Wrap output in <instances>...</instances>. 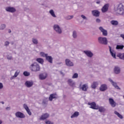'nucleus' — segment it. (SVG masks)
Returning a JSON list of instances; mask_svg holds the SVG:
<instances>
[{
  "instance_id": "obj_1",
  "label": "nucleus",
  "mask_w": 124,
  "mask_h": 124,
  "mask_svg": "<svg viewBox=\"0 0 124 124\" xmlns=\"http://www.w3.org/2000/svg\"><path fill=\"white\" fill-rule=\"evenodd\" d=\"M30 69L31 71H39L40 70V67L36 62H34L30 65Z\"/></svg>"
},
{
  "instance_id": "obj_2",
  "label": "nucleus",
  "mask_w": 124,
  "mask_h": 124,
  "mask_svg": "<svg viewBox=\"0 0 124 124\" xmlns=\"http://www.w3.org/2000/svg\"><path fill=\"white\" fill-rule=\"evenodd\" d=\"M98 42L100 44H102L103 45H107L108 44V40L107 38L105 37H99L98 38Z\"/></svg>"
},
{
  "instance_id": "obj_3",
  "label": "nucleus",
  "mask_w": 124,
  "mask_h": 124,
  "mask_svg": "<svg viewBox=\"0 0 124 124\" xmlns=\"http://www.w3.org/2000/svg\"><path fill=\"white\" fill-rule=\"evenodd\" d=\"M117 11L120 15H124V5L123 3H120L117 7Z\"/></svg>"
},
{
  "instance_id": "obj_4",
  "label": "nucleus",
  "mask_w": 124,
  "mask_h": 124,
  "mask_svg": "<svg viewBox=\"0 0 124 124\" xmlns=\"http://www.w3.org/2000/svg\"><path fill=\"white\" fill-rule=\"evenodd\" d=\"M53 29L57 33H59V34H61L62 32V29H61V27H60V26L58 24H55L53 26Z\"/></svg>"
},
{
  "instance_id": "obj_5",
  "label": "nucleus",
  "mask_w": 124,
  "mask_h": 124,
  "mask_svg": "<svg viewBox=\"0 0 124 124\" xmlns=\"http://www.w3.org/2000/svg\"><path fill=\"white\" fill-rule=\"evenodd\" d=\"M88 105L90 106V108H91L92 109L98 110V105H96L95 102L88 103Z\"/></svg>"
},
{
  "instance_id": "obj_6",
  "label": "nucleus",
  "mask_w": 124,
  "mask_h": 124,
  "mask_svg": "<svg viewBox=\"0 0 124 124\" xmlns=\"http://www.w3.org/2000/svg\"><path fill=\"white\" fill-rule=\"evenodd\" d=\"M83 53L85 54V55H86V56L88 57V58H93V52H92L91 50H84L83 51Z\"/></svg>"
},
{
  "instance_id": "obj_7",
  "label": "nucleus",
  "mask_w": 124,
  "mask_h": 124,
  "mask_svg": "<svg viewBox=\"0 0 124 124\" xmlns=\"http://www.w3.org/2000/svg\"><path fill=\"white\" fill-rule=\"evenodd\" d=\"M15 115L16 118H19V119H24L25 117V114L20 111L16 112L15 113Z\"/></svg>"
},
{
  "instance_id": "obj_8",
  "label": "nucleus",
  "mask_w": 124,
  "mask_h": 124,
  "mask_svg": "<svg viewBox=\"0 0 124 124\" xmlns=\"http://www.w3.org/2000/svg\"><path fill=\"white\" fill-rule=\"evenodd\" d=\"M99 29L104 36H107V35H108V32H107V30L104 29L102 27H99Z\"/></svg>"
},
{
  "instance_id": "obj_9",
  "label": "nucleus",
  "mask_w": 124,
  "mask_h": 124,
  "mask_svg": "<svg viewBox=\"0 0 124 124\" xmlns=\"http://www.w3.org/2000/svg\"><path fill=\"white\" fill-rule=\"evenodd\" d=\"M110 54L113 59H116V51L113 49H112L111 46H109Z\"/></svg>"
},
{
  "instance_id": "obj_10",
  "label": "nucleus",
  "mask_w": 124,
  "mask_h": 124,
  "mask_svg": "<svg viewBox=\"0 0 124 124\" xmlns=\"http://www.w3.org/2000/svg\"><path fill=\"white\" fill-rule=\"evenodd\" d=\"M5 10L8 12H11L12 13L16 11V9L14 7H7L5 8Z\"/></svg>"
},
{
  "instance_id": "obj_11",
  "label": "nucleus",
  "mask_w": 124,
  "mask_h": 124,
  "mask_svg": "<svg viewBox=\"0 0 124 124\" xmlns=\"http://www.w3.org/2000/svg\"><path fill=\"white\" fill-rule=\"evenodd\" d=\"M108 81L111 83V84L112 85V86H113V87H114V88H115V89H120V88H119V86L117 84V82H114V81H113V80H112V79L108 78Z\"/></svg>"
},
{
  "instance_id": "obj_12",
  "label": "nucleus",
  "mask_w": 124,
  "mask_h": 124,
  "mask_svg": "<svg viewBox=\"0 0 124 124\" xmlns=\"http://www.w3.org/2000/svg\"><path fill=\"white\" fill-rule=\"evenodd\" d=\"M65 63L67 66H73L74 65L73 62H71L69 59L65 60Z\"/></svg>"
},
{
  "instance_id": "obj_13",
  "label": "nucleus",
  "mask_w": 124,
  "mask_h": 124,
  "mask_svg": "<svg viewBox=\"0 0 124 124\" xmlns=\"http://www.w3.org/2000/svg\"><path fill=\"white\" fill-rule=\"evenodd\" d=\"M109 102L111 106H112V107H116V105H117V103H115V101H114V99L112 98H109Z\"/></svg>"
},
{
  "instance_id": "obj_14",
  "label": "nucleus",
  "mask_w": 124,
  "mask_h": 124,
  "mask_svg": "<svg viewBox=\"0 0 124 124\" xmlns=\"http://www.w3.org/2000/svg\"><path fill=\"white\" fill-rule=\"evenodd\" d=\"M107 90V85L106 84H102L100 87V91L101 92H104Z\"/></svg>"
},
{
  "instance_id": "obj_15",
  "label": "nucleus",
  "mask_w": 124,
  "mask_h": 124,
  "mask_svg": "<svg viewBox=\"0 0 124 124\" xmlns=\"http://www.w3.org/2000/svg\"><path fill=\"white\" fill-rule=\"evenodd\" d=\"M46 77H47V74L46 73H44L43 74H41L39 75V78L41 80H44V79H46Z\"/></svg>"
},
{
  "instance_id": "obj_16",
  "label": "nucleus",
  "mask_w": 124,
  "mask_h": 124,
  "mask_svg": "<svg viewBox=\"0 0 124 124\" xmlns=\"http://www.w3.org/2000/svg\"><path fill=\"white\" fill-rule=\"evenodd\" d=\"M23 107L25 109V110H26L28 114H29L30 116H31V110L29 108L28 106L26 104H24Z\"/></svg>"
},
{
  "instance_id": "obj_17",
  "label": "nucleus",
  "mask_w": 124,
  "mask_h": 124,
  "mask_svg": "<svg viewBox=\"0 0 124 124\" xmlns=\"http://www.w3.org/2000/svg\"><path fill=\"white\" fill-rule=\"evenodd\" d=\"M108 7H109V5L108 4H106V5H105L102 8V12H103V13H105V12H106V11L108 10Z\"/></svg>"
},
{
  "instance_id": "obj_18",
  "label": "nucleus",
  "mask_w": 124,
  "mask_h": 124,
  "mask_svg": "<svg viewBox=\"0 0 124 124\" xmlns=\"http://www.w3.org/2000/svg\"><path fill=\"white\" fill-rule=\"evenodd\" d=\"M47 118H49V114L48 113H45L41 116L40 120H46Z\"/></svg>"
},
{
  "instance_id": "obj_19",
  "label": "nucleus",
  "mask_w": 124,
  "mask_h": 124,
  "mask_svg": "<svg viewBox=\"0 0 124 124\" xmlns=\"http://www.w3.org/2000/svg\"><path fill=\"white\" fill-rule=\"evenodd\" d=\"M114 72L115 74H119L121 72V69L118 66H115L114 69Z\"/></svg>"
},
{
  "instance_id": "obj_20",
  "label": "nucleus",
  "mask_w": 124,
  "mask_h": 124,
  "mask_svg": "<svg viewBox=\"0 0 124 124\" xmlns=\"http://www.w3.org/2000/svg\"><path fill=\"white\" fill-rule=\"evenodd\" d=\"M88 84H83L82 86L80 87V89L82 90V91H84V92H86L87 90H88Z\"/></svg>"
},
{
  "instance_id": "obj_21",
  "label": "nucleus",
  "mask_w": 124,
  "mask_h": 124,
  "mask_svg": "<svg viewBox=\"0 0 124 124\" xmlns=\"http://www.w3.org/2000/svg\"><path fill=\"white\" fill-rule=\"evenodd\" d=\"M46 61H48V62H50V63H52V62H53V58H52V57L49 56L47 55L46 56Z\"/></svg>"
},
{
  "instance_id": "obj_22",
  "label": "nucleus",
  "mask_w": 124,
  "mask_h": 124,
  "mask_svg": "<svg viewBox=\"0 0 124 124\" xmlns=\"http://www.w3.org/2000/svg\"><path fill=\"white\" fill-rule=\"evenodd\" d=\"M33 83L32 81H28L25 82V85L28 87V88H30L32 86Z\"/></svg>"
},
{
  "instance_id": "obj_23",
  "label": "nucleus",
  "mask_w": 124,
  "mask_h": 124,
  "mask_svg": "<svg viewBox=\"0 0 124 124\" xmlns=\"http://www.w3.org/2000/svg\"><path fill=\"white\" fill-rule=\"evenodd\" d=\"M92 14L93 15V16H95V17H98V16H99V12H98V11H92Z\"/></svg>"
},
{
  "instance_id": "obj_24",
  "label": "nucleus",
  "mask_w": 124,
  "mask_h": 124,
  "mask_svg": "<svg viewBox=\"0 0 124 124\" xmlns=\"http://www.w3.org/2000/svg\"><path fill=\"white\" fill-rule=\"evenodd\" d=\"M117 57L119 58L121 60H123L124 61V53H119L117 54Z\"/></svg>"
},
{
  "instance_id": "obj_25",
  "label": "nucleus",
  "mask_w": 124,
  "mask_h": 124,
  "mask_svg": "<svg viewBox=\"0 0 124 124\" xmlns=\"http://www.w3.org/2000/svg\"><path fill=\"white\" fill-rule=\"evenodd\" d=\"M57 96V94H51L50 95L49 99L50 101H52L54 98H56Z\"/></svg>"
},
{
  "instance_id": "obj_26",
  "label": "nucleus",
  "mask_w": 124,
  "mask_h": 124,
  "mask_svg": "<svg viewBox=\"0 0 124 124\" xmlns=\"http://www.w3.org/2000/svg\"><path fill=\"white\" fill-rule=\"evenodd\" d=\"M97 86H98V82L96 81L93 82L91 85L92 89H95Z\"/></svg>"
},
{
  "instance_id": "obj_27",
  "label": "nucleus",
  "mask_w": 124,
  "mask_h": 124,
  "mask_svg": "<svg viewBox=\"0 0 124 124\" xmlns=\"http://www.w3.org/2000/svg\"><path fill=\"white\" fill-rule=\"evenodd\" d=\"M68 84H69V85L72 87H74V86H75V83L71 79L68 80Z\"/></svg>"
},
{
  "instance_id": "obj_28",
  "label": "nucleus",
  "mask_w": 124,
  "mask_h": 124,
  "mask_svg": "<svg viewBox=\"0 0 124 124\" xmlns=\"http://www.w3.org/2000/svg\"><path fill=\"white\" fill-rule=\"evenodd\" d=\"M98 110H99V111L101 113H102L103 112H105V108L103 107H99L98 106Z\"/></svg>"
},
{
  "instance_id": "obj_29",
  "label": "nucleus",
  "mask_w": 124,
  "mask_h": 124,
  "mask_svg": "<svg viewBox=\"0 0 124 124\" xmlns=\"http://www.w3.org/2000/svg\"><path fill=\"white\" fill-rule=\"evenodd\" d=\"M110 24H111L112 26H118V25H119V22L117 20H111Z\"/></svg>"
},
{
  "instance_id": "obj_30",
  "label": "nucleus",
  "mask_w": 124,
  "mask_h": 124,
  "mask_svg": "<svg viewBox=\"0 0 124 124\" xmlns=\"http://www.w3.org/2000/svg\"><path fill=\"white\" fill-rule=\"evenodd\" d=\"M19 73H20V71L19 70L16 71L15 73V75L11 78V79H14V78H16V77H17V76L19 75Z\"/></svg>"
},
{
  "instance_id": "obj_31",
  "label": "nucleus",
  "mask_w": 124,
  "mask_h": 124,
  "mask_svg": "<svg viewBox=\"0 0 124 124\" xmlns=\"http://www.w3.org/2000/svg\"><path fill=\"white\" fill-rule=\"evenodd\" d=\"M36 61L39 62V63H41V64H43V62H44V60L42 58H37Z\"/></svg>"
},
{
  "instance_id": "obj_32",
  "label": "nucleus",
  "mask_w": 124,
  "mask_h": 124,
  "mask_svg": "<svg viewBox=\"0 0 124 124\" xmlns=\"http://www.w3.org/2000/svg\"><path fill=\"white\" fill-rule=\"evenodd\" d=\"M79 116V112L78 111H76L72 116L71 118L72 119L73 118H77V117Z\"/></svg>"
},
{
  "instance_id": "obj_33",
  "label": "nucleus",
  "mask_w": 124,
  "mask_h": 124,
  "mask_svg": "<svg viewBox=\"0 0 124 124\" xmlns=\"http://www.w3.org/2000/svg\"><path fill=\"white\" fill-rule=\"evenodd\" d=\"M114 114L116 115L120 119H123L124 117H123V115H122L121 114H120L118 111H114Z\"/></svg>"
},
{
  "instance_id": "obj_34",
  "label": "nucleus",
  "mask_w": 124,
  "mask_h": 124,
  "mask_svg": "<svg viewBox=\"0 0 124 124\" xmlns=\"http://www.w3.org/2000/svg\"><path fill=\"white\" fill-rule=\"evenodd\" d=\"M49 14H50V15H51V16H52V17H53L54 18H56L57 17V16H56V15L55 14V12H54V10H50L49 11Z\"/></svg>"
},
{
  "instance_id": "obj_35",
  "label": "nucleus",
  "mask_w": 124,
  "mask_h": 124,
  "mask_svg": "<svg viewBox=\"0 0 124 124\" xmlns=\"http://www.w3.org/2000/svg\"><path fill=\"white\" fill-rule=\"evenodd\" d=\"M6 28V25L4 24H1L0 26V31H3Z\"/></svg>"
},
{
  "instance_id": "obj_36",
  "label": "nucleus",
  "mask_w": 124,
  "mask_h": 124,
  "mask_svg": "<svg viewBox=\"0 0 124 124\" xmlns=\"http://www.w3.org/2000/svg\"><path fill=\"white\" fill-rule=\"evenodd\" d=\"M124 45H117L116 46V49L117 50L120 49V50H123L124 49Z\"/></svg>"
},
{
  "instance_id": "obj_37",
  "label": "nucleus",
  "mask_w": 124,
  "mask_h": 124,
  "mask_svg": "<svg viewBox=\"0 0 124 124\" xmlns=\"http://www.w3.org/2000/svg\"><path fill=\"white\" fill-rule=\"evenodd\" d=\"M47 55L48 54H45V53H44L43 52H41L40 53V56L41 57H43V58H46V57H47Z\"/></svg>"
},
{
  "instance_id": "obj_38",
  "label": "nucleus",
  "mask_w": 124,
  "mask_h": 124,
  "mask_svg": "<svg viewBox=\"0 0 124 124\" xmlns=\"http://www.w3.org/2000/svg\"><path fill=\"white\" fill-rule=\"evenodd\" d=\"M73 37L74 38H77V32L76 31H73Z\"/></svg>"
},
{
  "instance_id": "obj_39",
  "label": "nucleus",
  "mask_w": 124,
  "mask_h": 124,
  "mask_svg": "<svg viewBox=\"0 0 124 124\" xmlns=\"http://www.w3.org/2000/svg\"><path fill=\"white\" fill-rule=\"evenodd\" d=\"M74 16H66V20H70L71 19H73Z\"/></svg>"
},
{
  "instance_id": "obj_40",
  "label": "nucleus",
  "mask_w": 124,
  "mask_h": 124,
  "mask_svg": "<svg viewBox=\"0 0 124 124\" xmlns=\"http://www.w3.org/2000/svg\"><path fill=\"white\" fill-rule=\"evenodd\" d=\"M32 42L34 44H37L38 43V41H37V39L35 38L32 39Z\"/></svg>"
},
{
  "instance_id": "obj_41",
  "label": "nucleus",
  "mask_w": 124,
  "mask_h": 124,
  "mask_svg": "<svg viewBox=\"0 0 124 124\" xmlns=\"http://www.w3.org/2000/svg\"><path fill=\"white\" fill-rule=\"evenodd\" d=\"M73 79H75L76 78H78V74L75 73L73 75L72 77Z\"/></svg>"
},
{
  "instance_id": "obj_42",
  "label": "nucleus",
  "mask_w": 124,
  "mask_h": 124,
  "mask_svg": "<svg viewBox=\"0 0 124 124\" xmlns=\"http://www.w3.org/2000/svg\"><path fill=\"white\" fill-rule=\"evenodd\" d=\"M7 59L10 60H13V58H12V56H11V55H7Z\"/></svg>"
},
{
  "instance_id": "obj_43",
  "label": "nucleus",
  "mask_w": 124,
  "mask_h": 124,
  "mask_svg": "<svg viewBox=\"0 0 124 124\" xmlns=\"http://www.w3.org/2000/svg\"><path fill=\"white\" fill-rule=\"evenodd\" d=\"M23 75H24V76H29L30 73L28 72H24L23 73Z\"/></svg>"
},
{
  "instance_id": "obj_44",
  "label": "nucleus",
  "mask_w": 124,
  "mask_h": 124,
  "mask_svg": "<svg viewBox=\"0 0 124 124\" xmlns=\"http://www.w3.org/2000/svg\"><path fill=\"white\" fill-rule=\"evenodd\" d=\"M46 124H54V123H53L51 121H47L46 122Z\"/></svg>"
},
{
  "instance_id": "obj_45",
  "label": "nucleus",
  "mask_w": 124,
  "mask_h": 124,
  "mask_svg": "<svg viewBox=\"0 0 124 124\" xmlns=\"http://www.w3.org/2000/svg\"><path fill=\"white\" fill-rule=\"evenodd\" d=\"M81 18H82L84 20H87V17L84 15H82L81 16Z\"/></svg>"
},
{
  "instance_id": "obj_46",
  "label": "nucleus",
  "mask_w": 124,
  "mask_h": 124,
  "mask_svg": "<svg viewBox=\"0 0 124 124\" xmlns=\"http://www.w3.org/2000/svg\"><path fill=\"white\" fill-rule=\"evenodd\" d=\"M9 45V42H8V41H6V42H5V46H8Z\"/></svg>"
},
{
  "instance_id": "obj_47",
  "label": "nucleus",
  "mask_w": 124,
  "mask_h": 124,
  "mask_svg": "<svg viewBox=\"0 0 124 124\" xmlns=\"http://www.w3.org/2000/svg\"><path fill=\"white\" fill-rule=\"evenodd\" d=\"M2 88H3V85L2 84V83H0V90H1Z\"/></svg>"
},
{
  "instance_id": "obj_48",
  "label": "nucleus",
  "mask_w": 124,
  "mask_h": 124,
  "mask_svg": "<svg viewBox=\"0 0 124 124\" xmlns=\"http://www.w3.org/2000/svg\"><path fill=\"white\" fill-rule=\"evenodd\" d=\"M96 22H97V23H100V19L97 18V19L96 20Z\"/></svg>"
},
{
  "instance_id": "obj_49",
  "label": "nucleus",
  "mask_w": 124,
  "mask_h": 124,
  "mask_svg": "<svg viewBox=\"0 0 124 124\" xmlns=\"http://www.w3.org/2000/svg\"><path fill=\"white\" fill-rule=\"evenodd\" d=\"M121 37H122V38H123V39H124V34H121Z\"/></svg>"
},
{
  "instance_id": "obj_50",
  "label": "nucleus",
  "mask_w": 124,
  "mask_h": 124,
  "mask_svg": "<svg viewBox=\"0 0 124 124\" xmlns=\"http://www.w3.org/2000/svg\"><path fill=\"white\" fill-rule=\"evenodd\" d=\"M8 31L9 33H11V30L10 29H9V30H8Z\"/></svg>"
},
{
  "instance_id": "obj_51",
  "label": "nucleus",
  "mask_w": 124,
  "mask_h": 124,
  "mask_svg": "<svg viewBox=\"0 0 124 124\" xmlns=\"http://www.w3.org/2000/svg\"><path fill=\"white\" fill-rule=\"evenodd\" d=\"M6 110H10V107H7L6 108Z\"/></svg>"
},
{
  "instance_id": "obj_52",
  "label": "nucleus",
  "mask_w": 124,
  "mask_h": 124,
  "mask_svg": "<svg viewBox=\"0 0 124 124\" xmlns=\"http://www.w3.org/2000/svg\"><path fill=\"white\" fill-rule=\"evenodd\" d=\"M2 124V121H1V120H0V124Z\"/></svg>"
},
{
  "instance_id": "obj_53",
  "label": "nucleus",
  "mask_w": 124,
  "mask_h": 124,
  "mask_svg": "<svg viewBox=\"0 0 124 124\" xmlns=\"http://www.w3.org/2000/svg\"><path fill=\"white\" fill-rule=\"evenodd\" d=\"M0 103H2V104H4V102H1Z\"/></svg>"
},
{
  "instance_id": "obj_54",
  "label": "nucleus",
  "mask_w": 124,
  "mask_h": 124,
  "mask_svg": "<svg viewBox=\"0 0 124 124\" xmlns=\"http://www.w3.org/2000/svg\"><path fill=\"white\" fill-rule=\"evenodd\" d=\"M100 2H99V1H97V2H96V3H97V4H98L100 3Z\"/></svg>"
}]
</instances>
